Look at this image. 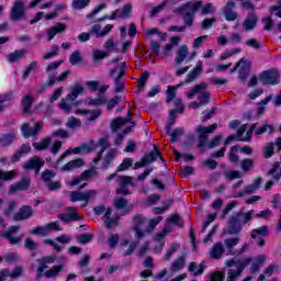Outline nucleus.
I'll list each match as a JSON object with an SVG mask.
<instances>
[{
    "label": "nucleus",
    "instance_id": "f257e3e1",
    "mask_svg": "<svg viewBox=\"0 0 281 281\" xmlns=\"http://www.w3.org/2000/svg\"><path fill=\"white\" fill-rule=\"evenodd\" d=\"M133 225H134V232H135V238L136 240H142V238H144V236H146V234H150V232H153L155 229V227H157V225H159V223H161V221H164V217L158 216L156 218H151L148 220L142 215H134L133 218ZM148 223V226H146Z\"/></svg>",
    "mask_w": 281,
    "mask_h": 281
},
{
    "label": "nucleus",
    "instance_id": "f03ea898",
    "mask_svg": "<svg viewBox=\"0 0 281 281\" xmlns=\"http://www.w3.org/2000/svg\"><path fill=\"white\" fill-rule=\"evenodd\" d=\"M202 5L203 1L201 0L194 3L189 2L176 8L173 12L182 16L184 25H188V27H192L194 25V16L196 12H199V9L202 8Z\"/></svg>",
    "mask_w": 281,
    "mask_h": 281
},
{
    "label": "nucleus",
    "instance_id": "7ed1b4c3",
    "mask_svg": "<svg viewBox=\"0 0 281 281\" xmlns=\"http://www.w3.org/2000/svg\"><path fill=\"white\" fill-rule=\"evenodd\" d=\"M252 216V210L248 211L247 213L237 212L233 214L228 220L227 234H229V236H238V234L243 232V225H247V223L251 221ZM240 218H243V224L240 223Z\"/></svg>",
    "mask_w": 281,
    "mask_h": 281
},
{
    "label": "nucleus",
    "instance_id": "20e7f679",
    "mask_svg": "<svg viewBox=\"0 0 281 281\" xmlns=\"http://www.w3.org/2000/svg\"><path fill=\"white\" fill-rule=\"evenodd\" d=\"M218 128V124L214 123L211 126H203V125H198L195 127V134L198 136L199 139V148H205V146H207V137L209 135H212V133H214V130Z\"/></svg>",
    "mask_w": 281,
    "mask_h": 281
},
{
    "label": "nucleus",
    "instance_id": "39448f33",
    "mask_svg": "<svg viewBox=\"0 0 281 281\" xmlns=\"http://www.w3.org/2000/svg\"><path fill=\"white\" fill-rule=\"evenodd\" d=\"M259 80L263 85H280V71L276 68L265 70L259 75Z\"/></svg>",
    "mask_w": 281,
    "mask_h": 281
},
{
    "label": "nucleus",
    "instance_id": "423d86ee",
    "mask_svg": "<svg viewBox=\"0 0 281 281\" xmlns=\"http://www.w3.org/2000/svg\"><path fill=\"white\" fill-rule=\"evenodd\" d=\"M98 196V191L95 190H89L86 192L81 191H72L70 192V201L72 203H76L77 201H95V198Z\"/></svg>",
    "mask_w": 281,
    "mask_h": 281
},
{
    "label": "nucleus",
    "instance_id": "0eeeda50",
    "mask_svg": "<svg viewBox=\"0 0 281 281\" xmlns=\"http://www.w3.org/2000/svg\"><path fill=\"white\" fill-rule=\"evenodd\" d=\"M116 181H117V188L115 190L116 194H122L123 196H127V194H131V190L128 189V186H133V177L120 176Z\"/></svg>",
    "mask_w": 281,
    "mask_h": 281
},
{
    "label": "nucleus",
    "instance_id": "6e6552de",
    "mask_svg": "<svg viewBox=\"0 0 281 281\" xmlns=\"http://www.w3.org/2000/svg\"><path fill=\"white\" fill-rule=\"evenodd\" d=\"M44 123L43 121H37L35 126L32 128L30 127V123H24L21 126L22 135L25 139H30V137H36L41 131H43Z\"/></svg>",
    "mask_w": 281,
    "mask_h": 281
},
{
    "label": "nucleus",
    "instance_id": "1a4fd4ad",
    "mask_svg": "<svg viewBox=\"0 0 281 281\" xmlns=\"http://www.w3.org/2000/svg\"><path fill=\"white\" fill-rule=\"evenodd\" d=\"M11 21H21L25 19V3L23 1H15L11 8Z\"/></svg>",
    "mask_w": 281,
    "mask_h": 281
},
{
    "label": "nucleus",
    "instance_id": "9d476101",
    "mask_svg": "<svg viewBox=\"0 0 281 281\" xmlns=\"http://www.w3.org/2000/svg\"><path fill=\"white\" fill-rule=\"evenodd\" d=\"M32 184V179L30 177H24L21 181L11 184L9 188V194H16V192H25L30 190V186Z\"/></svg>",
    "mask_w": 281,
    "mask_h": 281
},
{
    "label": "nucleus",
    "instance_id": "9b49d317",
    "mask_svg": "<svg viewBox=\"0 0 281 281\" xmlns=\"http://www.w3.org/2000/svg\"><path fill=\"white\" fill-rule=\"evenodd\" d=\"M269 235V227L268 226H261L259 228H255L250 232V238L252 240H256L257 238V245L259 247H265V236Z\"/></svg>",
    "mask_w": 281,
    "mask_h": 281
},
{
    "label": "nucleus",
    "instance_id": "f8f14e48",
    "mask_svg": "<svg viewBox=\"0 0 281 281\" xmlns=\"http://www.w3.org/2000/svg\"><path fill=\"white\" fill-rule=\"evenodd\" d=\"M68 213H61L58 215L59 221L63 223H71V221H82V216L77 213L76 206H69Z\"/></svg>",
    "mask_w": 281,
    "mask_h": 281
},
{
    "label": "nucleus",
    "instance_id": "ddd939ff",
    "mask_svg": "<svg viewBox=\"0 0 281 281\" xmlns=\"http://www.w3.org/2000/svg\"><path fill=\"white\" fill-rule=\"evenodd\" d=\"M99 172L95 170V167H92L88 170H85L80 176L74 178L69 186H78L79 183H82V181H87L88 179H91L93 177H98Z\"/></svg>",
    "mask_w": 281,
    "mask_h": 281
},
{
    "label": "nucleus",
    "instance_id": "4468645a",
    "mask_svg": "<svg viewBox=\"0 0 281 281\" xmlns=\"http://www.w3.org/2000/svg\"><path fill=\"white\" fill-rule=\"evenodd\" d=\"M234 8H236V2H234V0H228L223 8V14L226 21H236L238 19V13L234 11Z\"/></svg>",
    "mask_w": 281,
    "mask_h": 281
},
{
    "label": "nucleus",
    "instance_id": "2eb2a0df",
    "mask_svg": "<svg viewBox=\"0 0 281 281\" xmlns=\"http://www.w3.org/2000/svg\"><path fill=\"white\" fill-rule=\"evenodd\" d=\"M34 216V210L30 205H23L18 213L14 214L13 221H27Z\"/></svg>",
    "mask_w": 281,
    "mask_h": 281
},
{
    "label": "nucleus",
    "instance_id": "dca6fc26",
    "mask_svg": "<svg viewBox=\"0 0 281 281\" xmlns=\"http://www.w3.org/2000/svg\"><path fill=\"white\" fill-rule=\"evenodd\" d=\"M203 74V61L199 60L195 67L187 75L183 85H190V82H194L199 76Z\"/></svg>",
    "mask_w": 281,
    "mask_h": 281
},
{
    "label": "nucleus",
    "instance_id": "f3484780",
    "mask_svg": "<svg viewBox=\"0 0 281 281\" xmlns=\"http://www.w3.org/2000/svg\"><path fill=\"white\" fill-rule=\"evenodd\" d=\"M133 113L128 112L126 117H116L114 119L111 123L110 126L113 131V133H116V131H120V128H122V126H124V124H128V122H131V120L133 119Z\"/></svg>",
    "mask_w": 281,
    "mask_h": 281
},
{
    "label": "nucleus",
    "instance_id": "a211bd4d",
    "mask_svg": "<svg viewBox=\"0 0 281 281\" xmlns=\"http://www.w3.org/2000/svg\"><path fill=\"white\" fill-rule=\"evenodd\" d=\"M21 229V226H11L9 231L3 233V238H7L11 245H19L21 243V237H13L16 232Z\"/></svg>",
    "mask_w": 281,
    "mask_h": 281
},
{
    "label": "nucleus",
    "instance_id": "6ab92c4d",
    "mask_svg": "<svg viewBox=\"0 0 281 281\" xmlns=\"http://www.w3.org/2000/svg\"><path fill=\"white\" fill-rule=\"evenodd\" d=\"M258 25V15L254 12L248 13L243 22V27L246 32L254 30Z\"/></svg>",
    "mask_w": 281,
    "mask_h": 281
},
{
    "label": "nucleus",
    "instance_id": "aec40b11",
    "mask_svg": "<svg viewBox=\"0 0 281 281\" xmlns=\"http://www.w3.org/2000/svg\"><path fill=\"white\" fill-rule=\"evenodd\" d=\"M251 265V258H244V259H232L226 261V267H237L239 270L245 271L246 267H249Z\"/></svg>",
    "mask_w": 281,
    "mask_h": 281
},
{
    "label": "nucleus",
    "instance_id": "412c9836",
    "mask_svg": "<svg viewBox=\"0 0 281 281\" xmlns=\"http://www.w3.org/2000/svg\"><path fill=\"white\" fill-rule=\"evenodd\" d=\"M97 146H99L101 150L98 153V156L93 159V164H99V161H102V155H104V150L111 148V143H109V138L103 137L98 140Z\"/></svg>",
    "mask_w": 281,
    "mask_h": 281
},
{
    "label": "nucleus",
    "instance_id": "4be33fe9",
    "mask_svg": "<svg viewBox=\"0 0 281 281\" xmlns=\"http://www.w3.org/2000/svg\"><path fill=\"white\" fill-rule=\"evenodd\" d=\"M77 115H89L87 117L88 122H95L100 115H102V110H81L78 109L75 112Z\"/></svg>",
    "mask_w": 281,
    "mask_h": 281
},
{
    "label": "nucleus",
    "instance_id": "5701e85b",
    "mask_svg": "<svg viewBox=\"0 0 281 281\" xmlns=\"http://www.w3.org/2000/svg\"><path fill=\"white\" fill-rule=\"evenodd\" d=\"M223 254H225V247H223V244L216 243L210 250V258L213 260H218L223 258Z\"/></svg>",
    "mask_w": 281,
    "mask_h": 281
},
{
    "label": "nucleus",
    "instance_id": "b1692460",
    "mask_svg": "<svg viewBox=\"0 0 281 281\" xmlns=\"http://www.w3.org/2000/svg\"><path fill=\"white\" fill-rule=\"evenodd\" d=\"M32 151V146L30 144H23L16 151L15 154L11 157L12 164H16L23 155H27V153Z\"/></svg>",
    "mask_w": 281,
    "mask_h": 281
},
{
    "label": "nucleus",
    "instance_id": "393cba45",
    "mask_svg": "<svg viewBox=\"0 0 281 281\" xmlns=\"http://www.w3.org/2000/svg\"><path fill=\"white\" fill-rule=\"evenodd\" d=\"M126 76V70L121 68L116 77H114L115 93H122L124 91V81L122 78Z\"/></svg>",
    "mask_w": 281,
    "mask_h": 281
},
{
    "label": "nucleus",
    "instance_id": "a878e982",
    "mask_svg": "<svg viewBox=\"0 0 281 281\" xmlns=\"http://www.w3.org/2000/svg\"><path fill=\"white\" fill-rule=\"evenodd\" d=\"M238 243H240L239 237L224 239V245L227 249L228 256H236V250H234V247H236V245H238Z\"/></svg>",
    "mask_w": 281,
    "mask_h": 281
},
{
    "label": "nucleus",
    "instance_id": "bb28decb",
    "mask_svg": "<svg viewBox=\"0 0 281 281\" xmlns=\"http://www.w3.org/2000/svg\"><path fill=\"white\" fill-rule=\"evenodd\" d=\"M205 262L202 261L200 265L196 262H191L189 265L188 271L192 273L194 277L196 276H203V271H205Z\"/></svg>",
    "mask_w": 281,
    "mask_h": 281
},
{
    "label": "nucleus",
    "instance_id": "cd10ccee",
    "mask_svg": "<svg viewBox=\"0 0 281 281\" xmlns=\"http://www.w3.org/2000/svg\"><path fill=\"white\" fill-rule=\"evenodd\" d=\"M81 166H85V161H82V159L70 160L60 168V171L70 172V170H76V168H81Z\"/></svg>",
    "mask_w": 281,
    "mask_h": 281
},
{
    "label": "nucleus",
    "instance_id": "c85d7f7f",
    "mask_svg": "<svg viewBox=\"0 0 281 281\" xmlns=\"http://www.w3.org/2000/svg\"><path fill=\"white\" fill-rule=\"evenodd\" d=\"M106 102H108L106 95L104 94H98L97 99H92V98L86 99V104H88V106H104Z\"/></svg>",
    "mask_w": 281,
    "mask_h": 281
},
{
    "label": "nucleus",
    "instance_id": "c756f323",
    "mask_svg": "<svg viewBox=\"0 0 281 281\" xmlns=\"http://www.w3.org/2000/svg\"><path fill=\"white\" fill-rule=\"evenodd\" d=\"M115 155H117V150L115 148H111L105 157L103 158V164L101 166L102 170H108L109 166L113 164V159H115Z\"/></svg>",
    "mask_w": 281,
    "mask_h": 281
},
{
    "label": "nucleus",
    "instance_id": "7c9ffc66",
    "mask_svg": "<svg viewBox=\"0 0 281 281\" xmlns=\"http://www.w3.org/2000/svg\"><path fill=\"white\" fill-rule=\"evenodd\" d=\"M170 232H172V226H166L161 232L156 234L155 240L160 243L159 251H161V249H164V245H166V241L164 240V238H166V236H168V234H170Z\"/></svg>",
    "mask_w": 281,
    "mask_h": 281
},
{
    "label": "nucleus",
    "instance_id": "2f4dec72",
    "mask_svg": "<svg viewBox=\"0 0 281 281\" xmlns=\"http://www.w3.org/2000/svg\"><path fill=\"white\" fill-rule=\"evenodd\" d=\"M67 30V25L58 23L47 30L48 41H52L56 34H63Z\"/></svg>",
    "mask_w": 281,
    "mask_h": 281
},
{
    "label": "nucleus",
    "instance_id": "473e14b6",
    "mask_svg": "<svg viewBox=\"0 0 281 281\" xmlns=\"http://www.w3.org/2000/svg\"><path fill=\"white\" fill-rule=\"evenodd\" d=\"M41 164H45L44 160H41V157L38 156H34L31 159H29L23 166L22 168L24 170H34L35 168H37V166H41Z\"/></svg>",
    "mask_w": 281,
    "mask_h": 281
},
{
    "label": "nucleus",
    "instance_id": "72a5a7b5",
    "mask_svg": "<svg viewBox=\"0 0 281 281\" xmlns=\"http://www.w3.org/2000/svg\"><path fill=\"white\" fill-rule=\"evenodd\" d=\"M260 186H262V178L258 177L254 180V182L244 188L245 194H254V192L260 190Z\"/></svg>",
    "mask_w": 281,
    "mask_h": 281
},
{
    "label": "nucleus",
    "instance_id": "f704fd0d",
    "mask_svg": "<svg viewBox=\"0 0 281 281\" xmlns=\"http://www.w3.org/2000/svg\"><path fill=\"white\" fill-rule=\"evenodd\" d=\"M75 102L76 101L72 98H69V95L67 94V97L65 99H61V101L59 102V109H61V111H65V113H70L71 109H74Z\"/></svg>",
    "mask_w": 281,
    "mask_h": 281
},
{
    "label": "nucleus",
    "instance_id": "c9c22d12",
    "mask_svg": "<svg viewBox=\"0 0 281 281\" xmlns=\"http://www.w3.org/2000/svg\"><path fill=\"white\" fill-rule=\"evenodd\" d=\"M159 158L161 159V161H164V157H161V153L159 151L157 145L154 146V150L151 153L143 157V159H146L147 165L154 164V161H157V159Z\"/></svg>",
    "mask_w": 281,
    "mask_h": 281
},
{
    "label": "nucleus",
    "instance_id": "e433bc0d",
    "mask_svg": "<svg viewBox=\"0 0 281 281\" xmlns=\"http://www.w3.org/2000/svg\"><path fill=\"white\" fill-rule=\"evenodd\" d=\"M188 58V45H182L179 47L176 58H175V63L176 65H181V63H183V60H186Z\"/></svg>",
    "mask_w": 281,
    "mask_h": 281
},
{
    "label": "nucleus",
    "instance_id": "4c0bfd02",
    "mask_svg": "<svg viewBox=\"0 0 281 281\" xmlns=\"http://www.w3.org/2000/svg\"><path fill=\"white\" fill-rule=\"evenodd\" d=\"M183 267H186V256L182 255L171 263L170 271L171 273H177V271H181Z\"/></svg>",
    "mask_w": 281,
    "mask_h": 281
},
{
    "label": "nucleus",
    "instance_id": "58836bf2",
    "mask_svg": "<svg viewBox=\"0 0 281 281\" xmlns=\"http://www.w3.org/2000/svg\"><path fill=\"white\" fill-rule=\"evenodd\" d=\"M15 139H16L15 134L13 133L4 134L0 137V146H2V148H5L11 144H13Z\"/></svg>",
    "mask_w": 281,
    "mask_h": 281
},
{
    "label": "nucleus",
    "instance_id": "ea45409f",
    "mask_svg": "<svg viewBox=\"0 0 281 281\" xmlns=\"http://www.w3.org/2000/svg\"><path fill=\"white\" fill-rule=\"evenodd\" d=\"M85 93V87L77 85L72 86L70 88V93H68V98H71L72 100H78L79 95H82Z\"/></svg>",
    "mask_w": 281,
    "mask_h": 281
},
{
    "label": "nucleus",
    "instance_id": "a19ab883",
    "mask_svg": "<svg viewBox=\"0 0 281 281\" xmlns=\"http://www.w3.org/2000/svg\"><path fill=\"white\" fill-rule=\"evenodd\" d=\"M201 89H207V83L202 82V83L195 85L193 88H191L189 90V92L187 93V97L189 98V100H194V97L196 95V93L202 91Z\"/></svg>",
    "mask_w": 281,
    "mask_h": 281
},
{
    "label": "nucleus",
    "instance_id": "79ce46f5",
    "mask_svg": "<svg viewBox=\"0 0 281 281\" xmlns=\"http://www.w3.org/2000/svg\"><path fill=\"white\" fill-rule=\"evenodd\" d=\"M241 274H243L241 270H239L237 267L236 268L229 267L227 271L226 281H236L240 278Z\"/></svg>",
    "mask_w": 281,
    "mask_h": 281
},
{
    "label": "nucleus",
    "instance_id": "37998d69",
    "mask_svg": "<svg viewBox=\"0 0 281 281\" xmlns=\"http://www.w3.org/2000/svg\"><path fill=\"white\" fill-rule=\"evenodd\" d=\"M63 269H65V265L55 266L49 270H46L44 272V276L46 278H57V276L60 273V271H63Z\"/></svg>",
    "mask_w": 281,
    "mask_h": 281
},
{
    "label": "nucleus",
    "instance_id": "c03bdc74",
    "mask_svg": "<svg viewBox=\"0 0 281 281\" xmlns=\"http://www.w3.org/2000/svg\"><path fill=\"white\" fill-rule=\"evenodd\" d=\"M25 54H27V50L25 49L15 50L14 53L9 54L8 60L9 63H16V60H21Z\"/></svg>",
    "mask_w": 281,
    "mask_h": 281
},
{
    "label": "nucleus",
    "instance_id": "a18cd8bd",
    "mask_svg": "<svg viewBox=\"0 0 281 281\" xmlns=\"http://www.w3.org/2000/svg\"><path fill=\"white\" fill-rule=\"evenodd\" d=\"M50 144H52V138L45 137L40 143H33V148L35 150H46V148H48Z\"/></svg>",
    "mask_w": 281,
    "mask_h": 281
},
{
    "label": "nucleus",
    "instance_id": "49530a36",
    "mask_svg": "<svg viewBox=\"0 0 281 281\" xmlns=\"http://www.w3.org/2000/svg\"><path fill=\"white\" fill-rule=\"evenodd\" d=\"M32 104H34V100L32 99L31 95H25L22 99V106H23V112L26 114L31 113Z\"/></svg>",
    "mask_w": 281,
    "mask_h": 281
},
{
    "label": "nucleus",
    "instance_id": "de8ad7c7",
    "mask_svg": "<svg viewBox=\"0 0 281 281\" xmlns=\"http://www.w3.org/2000/svg\"><path fill=\"white\" fill-rule=\"evenodd\" d=\"M89 3L91 0H72L71 8L72 10H85V8H89Z\"/></svg>",
    "mask_w": 281,
    "mask_h": 281
},
{
    "label": "nucleus",
    "instance_id": "09e8293b",
    "mask_svg": "<svg viewBox=\"0 0 281 281\" xmlns=\"http://www.w3.org/2000/svg\"><path fill=\"white\" fill-rule=\"evenodd\" d=\"M67 128H71V131L76 128H80L82 126V121L80 119H76L75 116L68 117V121L66 123Z\"/></svg>",
    "mask_w": 281,
    "mask_h": 281
},
{
    "label": "nucleus",
    "instance_id": "8fccbe9b",
    "mask_svg": "<svg viewBox=\"0 0 281 281\" xmlns=\"http://www.w3.org/2000/svg\"><path fill=\"white\" fill-rule=\"evenodd\" d=\"M278 269V267L273 266V265H269L262 274L259 276L257 281H265L266 278H271L273 276V271Z\"/></svg>",
    "mask_w": 281,
    "mask_h": 281
},
{
    "label": "nucleus",
    "instance_id": "3c124183",
    "mask_svg": "<svg viewBox=\"0 0 281 281\" xmlns=\"http://www.w3.org/2000/svg\"><path fill=\"white\" fill-rule=\"evenodd\" d=\"M127 206H128V200H126V198L119 196L114 199L115 210H126Z\"/></svg>",
    "mask_w": 281,
    "mask_h": 281
},
{
    "label": "nucleus",
    "instance_id": "603ef678",
    "mask_svg": "<svg viewBox=\"0 0 281 281\" xmlns=\"http://www.w3.org/2000/svg\"><path fill=\"white\" fill-rule=\"evenodd\" d=\"M16 177V171L11 170V171H3L0 170V181H12Z\"/></svg>",
    "mask_w": 281,
    "mask_h": 281
},
{
    "label": "nucleus",
    "instance_id": "864d4df0",
    "mask_svg": "<svg viewBox=\"0 0 281 281\" xmlns=\"http://www.w3.org/2000/svg\"><path fill=\"white\" fill-rule=\"evenodd\" d=\"M198 93V99L200 100V104L202 106L205 104H210V98L212 97V94L209 91H200Z\"/></svg>",
    "mask_w": 281,
    "mask_h": 281
},
{
    "label": "nucleus",
    "instance_id": "5fc2aeb1",
    "mask_svg": "<svg viewBox=\"0 0 281 281\" xmlns=\"http://www.w3.org/2000/svg\"><path fill=\"white\" fill-rule=\"evenodd\" d=\"M131 12H133V5H131V3H126L122 11H120L119 13V18L120 19H128L131 18Z\"/></svg>",
    "mask_w": 281,
    "mask_h": 281
},
{
    "label": "nucleus",
    "instance_id": "6e6d98bb",
    "mask_svg": "<svg viewBox=\"0 0 281 281\" xmlns=\"http://www.w3.org/2000/svg\"><path fill=\"white\" fill-rule=\"evenodd\" d=\"M186 132L183 130V127H178L176 130H173L171 132V134L169 135L170 137V142H172V144H175V142H179V138L181 137V135H183Z\"/></svg>",
    "mask_w": 281,
    "mask_h": 281
},
{
    "label": "nucleus",
    "instance_id": "4d7b16f0",
    "mask_svg": "<svg viewBox=\"0 0 281 281\" xmlns=\"http://www.w3.org/2000/svg\"><path fill=\"white\" fill-rule=\"evenodd\" d=\"M70 65H79V63H82V54H80L79 50H75L70 54L69 57Z\"/></svg>",
    "mask_w": 281,
    "mask_h": 281
},
{
    "label": "nucleus",
    "instance_id": "13d9d810",
    "mask_svg": "<svg viewBox=\"0 0 281 281\" xmlns=\"http://www.w3.org/2000/svg\"><path fill=\"white\" fill-rule=\"evenodd\" d=\"M240 168L244 172H249L254 168V160L251 158H246L241 160Z\"/></svg>",
    "mask_w": 281,
    "mask_h": 281
},
{
    "label": "nucleus",
    "instance_id": "bf43d9fd",
    "mask_svg": "<svg viewBox=\"0 0 281 281\" xmlns=\"http://www.w3.org/2000/svg\"><path fill=\"white\" fill-rule=\"evenodd\" d=\"M78 243H80V245H87L89 243H91V240H93V234L91 233H86L82 235H79L77 237Z\"/></svg>",
    "mask_w": 281,
    "mask_h": 281
},
{
    "label": "nucleus",
    "instance_id": "052dcab7",
    "mask_svg": "<svg viewBox=\"0 0 281 281\" xmlns=\"http://www.w3.org/2000/svg\"><path fill=\"white\" fill-rule=\"evenodd\" d=\"M56 177V172L46 169L44 172H42V180L44 181L45 186L49 182H52V179Z\"/></svg>",
    "mask_w": 281,
    "mask_h": 281
},
{
    "label": "nucleus",
    "instance_id": "680f3d73",
    "mask_svg": "<svg viewBox=\"0 0 281 281\" xmlns=\"http://www.w3.org/2000/svg\"><path fill=\"white\" fill-rule=\"evenodd\" d=\"M133 166L132 158H125L123 159V162L117 167L116 172H124L125 170H128Z\"/></svg>",
    "mask_w": 281,
    "mask_h": 281
},
{
    "label": "nucleus",
    "instance_id": "e2e57ef3",
    "mask_svg": "<svg viewBox=\"0 0 281 281\" xmlns=\"http://www.w3.org/2000/svg\"><path fill=\"white\" fill-rule=\"evenodd\" d=\"M37 262H38V268H37L36 278H37V280H41V278H43V272L45 271V269L48 268V266L42 259H37Z\"/></svg>",
    "mask_w": 281,
    "mask_h": 281
},
{
    "label": "nucleus",
    "instance_id": "0e129e2a",
    "mask_svg": "<svg viewBox=\"0 0 281 281\" xmlns=\"http://www.w3.org/2000/svg\"><path fill=\"white\" fill-rule=\"evenodd\" d=\"M177 98V87L168 86L167 88V104H170L172 100Z\"/></svg>",
    "mask_w": 281,
    "mask_h": 281
},
{
    "label": "nucleus",
    "instance_id": "69168bd1",
    "mask_svg": "<svg viewBox=\"0 0 281 281\" xmlns=\"http://www.w3.org/2000/svg\"><path fill=\"white\" fill-rule=\"evenodd\" d=\"M237 205H238L237 201H232L231 203H228L226 207L222 211L220 218H225V216H227V214H229L231 211L234 210V207H236Z\"/></svg>",
    "mask_w": 281,
    "mask_h": 281
},
{
    "label": "nucleus",
    "instance_id": "338daca9",
    "mask_svg": "<svg viewBox=\"0 0 281 281\" xmlns=\"http://www.w3.org/2000/svg\"><path fill=\"white\" fill-rule=\"evenodd\" d=\"M202 166H204V168H209V170H216L218 162L213 158H209L202 161Z\"/></svg>",
    "mask_w": 281,
    "mask_h": 281
},
{
    "label": "nucleus",
    "instance_id": "774afa93",
    "mask_svg": "<svg viewBox=\"0 0 281 281\" xmlns=\"http://www.w3.org/2000/svg\"><path fill=\"white\" fill-rule=\"evenodd\" d=\"M168 3H172V0H165L162 3H160L156 8L151 9V11H150L151 16L159 14V12L161 10H164V8H166V5H168Z\"/></svg>",
    "mask_w": 281,
    "mask_h": 281
}]
</instances>
